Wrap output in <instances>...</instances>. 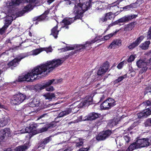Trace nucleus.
Returning a JSON list of instances; mask_svg holds the SVG:
<instances>
[{"label": "nucleus", "mask_w": 151, "mask_h": 151, "mask_svg": "<svg viewBox=\"0 0 151 151\" xmlns=\"http://www.w3.org/2000/svg\"><path fill=\"white\" fill-rule=\"evenodd\" d=\"M115 24V22H114V23H111V24H110L108 26V27H107V28L106 30H107L110 27H111V26H113Z\"/></svg>", "instance_id": "nucleus-55"}, {"label": "nucleus", "mask_w": 151, "mask_h": 151, "mask_svg": "<svg viewBox=\"0 0 151 151\" xmlns=\"http://www.w3.org/2000/svg\"><path fill=\"white\" fill-rule=\"evenodd\" d=\"M99 116V114L96 113H90L88 116L85 117V118L82 119L83 116H80L81 120L85 121L86 120H95Z\"/></svg>", "instance_id": "nucleus-12"}, {"label": "nucleus", "mask_w": 151, "mask_h": 151, "mask_svg": "<svg viewBox=\"0 0 151 151\" xmlns=\"http://www.w3.org/2000/svg\"><path fill=\"white\" fill-rule=\"evenodd\" d=\"M44 19V18L43 17V16H40L39 17H36L34 18V20H37L38 21L42 20Z\"/></svg>", "instance_id": "nucleus-42"}, {"label": "nucleus", "mask_w": 151, "mask_h": 151, "mask_svg": "<svg viewBox=\"0 0 151 151\" xmlns=\"http://www.w3.org/2000/svg\"><path fill=\"white\" fill-rule=\"evenodd\" d=\"M47 128L46 127H43L41 129L42 132H44L47 131Z\"/></svg>", "instance_id": "nucleus-57"}, {"label": "nucleus", "mask_w": 151, "mask_h": 151, "mask_svg": "<svg viewBox=\"0 0 151 151\" xmlns=\"http://www.w3.org/2000/svg\"><path fill=\"white\" fill-rule=\"evenodd\" d=\"M134 23H131L126 25L124 27V30L127 31L132 30L134 27Z\"/></svg>", "instance_id": "nucleus-32"}, {"label": "nucleus", "mask_w": 151, "mask_h": 151, "mask_svg": "<svg viewBox=\"0 0 151 151\" xmlns=\"http://www.w3.org/2000/svg\"><path fill=\"white\" fill-rule=\"evenodd\" d=\"M148 93H151V85H149L145 88L144 93L146 94Z\"/></svg>", "instance_id": "nucleus-39"}, {"label": "nucleus", "mask_w": 151, "mask_h": 151, "mask_svg": "<svg viewBox=\"0 0 151 151\" xmlns=\"http://www.w3.org/2000/svg\"><path fill=\"white\" fill-rule=\"evenodd\" d=\"M133 4H130L129 5L123 8H120V9H127L129 10L131 8H133Z\"/></svg>", "instance_id": "nucleus-43"}, {"label": "nucleus", "mask_w": 151, "mask_h": 151, "mask_svg": "<svg viewBox=\"0 0 151 151\" xmlns=\"http://www.w3.org/2000/svg\"><path fill=\"white\" fill-rule=\"evenodd\" d=\"M66 1V4L67 5L69 4L70 5L71 4V1L70 0H65Z\"/></svg>", "instance_id": "nucleus-59"}, {"label": "nucleus", "mask_w": 151, "mask_h": 151, "mask_svg": "<svg viewBox=\"0 0 151 151\" xmlns=\"http://www.w3.org/2000/svg\"><path fill=\"white\" fill-rule=\"evenodd\" d=\"M69 114V111L68 110L62 111L60 112L58 115L59 117H61L66 116Z\"/></svg>", "instance_id": "nucleus-34"}, {"label": "nucleus", "mask_w": 151, "mask_h": 151, "mask_svg": "<svg viewBox=\"0 0 151 151\" xmlns=\"http://www.w3.org/2000/svg\"><path fill=\"white\" fill-rule=\"evenodd\" d=\"M109 67V64L108 62H106L104 63L99 69L97 72L98 75L101 76L104 74L108 70Z\"/></svg>", "instance_id": "nucleus-10"}, {"label": "nucleus", "mask_w": 151, "mask_h": 151, "mask_svg": "<svg viewBox=\"0 0 151 151\" xmlns=\"http://www.w3.org/2000/svg\"><path fill=\"white\" fill-rule=\"evenodd\" d=\"M42 51H45L47 53L49 52H52V49L51 46L49 47H42Z\"/></svg>", "instance_id": "nucleus-37"}, {"label": "nucleus", "mask_w": 151, "mask_h": 151, "mask_svg": "<svg viewBox=\"0 0 151 151\" xmlns=\"http://www.w3.org/2000/svg\"><path fill=\"white\" fill-rule=\"evenodd\" d=\"M116 46L114 41L112 42L109 45V47L110 48H115L116 47Z\"/></svg>", "instance_id": "nucleus-47"}, {"label": "nucleus", "mask_w": 151, "mask_h": 151, "mask_svg": "<svg viewBox=\"0 0 151 151\" xmlns=\"http://www.w3.org/2000/svg\"><path fill=\"white\" fill-rule=\"evenodd\" d=\"M116 43V46H120L121 45V42L120 40H114Z\"/></svg>", "instance_id": "nucleus-52"}, {"label": "nucleus", "mask_w": 151, "mask_h": 151, "mask_svg": "<svg viewBox=\"0 0 151 151\" xmlns=\"http://www.w3.org/2000/svg\"><path fill=\"white\" fill-rule=\"evenodd\" d=\"M137 16V15L134 14L128 15L127 16H125L119 19L118 21L120 22H128L130 21L132 19L136 18Z\"/></svg>", "instance_id": "nucleus-14"}, {"label": "nucleus", "mask_w": 151, "mask_h": 151, "mask_svg": "<svg viewBox=\"0 0 151 151\" xmlns=\"http://www.w3.org/2000/svg\"><path fill=\"white\" fill-rule=\"evenodd\" d=\"M93 101V98L92 97L87 96L83 99V104H87L88 103H92Z\"/></svg>", "instance_id": "nucleus-28"}, {"label": "nucleus", "mask_w": 151, "mask_h": 151, "mask_svg": "<svg viewBox=\"0 0 151 151\" xmlns=\"http://www.w3.org/2000/svg\"><path fill=\"white\" fill-rule=\"evenodd\" d=\"M49 12V10H47L46 11H45V12L44 13V14L47 15V14Z\"/></svg>", "instance_id": "nucleus-62"}, {"label": "nucleus", "mask_w": 151, "mask_h": 151, "mask_svg": "<svg viewBox=\"0 0 151 151\" xmlns=\"http://www.w3.org/2000/svg\"><path fill=\"white\" fill-rule=\"evenodd\" d=\"M134 126H131V127H130V128H128V130H130L131 129H132L133 128H134Z\"/></svg>", "instance_id": "nucleus-64"}, {"label": "nucleus", "mask_w": 151, "mask_h": 151, "mask_svg": "<svg viewBox=\"0 0 151 151\" xmlns=\"http://www.w3.org/2000/svg\"><path fill=\"white\" fill-rule=\"evenodd\" d=\"M46 116H47V114H44L41 115L39 117H38L37 119L39 120V119H41L42 118H43V117H45Z\"/></svg>", "instance_id": "nucleus-56"}, {"label": "nucleus", "mask_w": 151, "mask_h": 151, "mask_svg": "<svg viewBox=\"0 0 151 151\" xmlns=\"http://www.w3.org/2000/svg\"><path fill=\"white\" fill-rule=\"evenodd\" d=\"M147 39L150 40L151 39V27H150L147 33Z\"/></svg>", "instance_id": "nucleus-46"}, {"label": "nucleus", "mask_w": 151, "mask_h": 151, "mask_svg": "<svg viewBox=\"0 0 151 151\" xmlns=\"http://www.w3.org/2000/svg\"><path fill=\"white\" fill-rule=\"evenodd\" d=\"M9 119L7 117H3L0 118V127H3L6 125Z\"/></svg>", "instance_id": "nucleus-21"}, {"label": "nucleus", "mask_w": 151, "mask_h": 151, "mask_svg": "<svg viewBox=\"0 0 151 151\" xmlns=\"http://www.w3.org/2000/svg\"><path fill=\"white\" fill-rule=\"evenodd\" d=\"M114 102L115 101L114 99L111 98H109L102 102V104H103L104 103H108V104H113Z\"/></svg>", "instance_id": "nucleus-35"}, {"label": "nucleus", "mask_w": 151, "mask_h": 151, "mask_svg": "<svg viewBox=\"0 0 151 151\" xmlns=\"http://www.w3.org/2000/svg\"><path fill=\"white\" fill-rule=\"evenodd\" d=\"M147 106L149 107L144 111L147 117L148 116L151 114V104H147Z\"/></svg>", "instance_id": "nucleus-31"}, {"label": "nucleus", "mask_w": 151, "mask_h": 151, "mask_svg": "<svg viewBox=\"0 0 151 151\" xmlns=\"http://www.w3.org/2000/svg\"><path fill=\"white\" fill-rule=\"evenodd\" d=\"M25 99V96L22 93L15 95L12 100L11 103L13 104H20Z\"/></svg>", "instance_id": "nucleus-6"}, {"label": "nucleus", "mask_w": 151, "mask_h": 151, "mask_svg": "<svg viewBox=\"0 0 151 151\" xmlns=\"http://www.w3.org/2000/svg\"><path fill=\"white\" fill-rule=\"evenodd\" d=\"M83 144V142L82 141V140L79 139V141L76 142V146L77 147H79L82 145Z\"/></svg>", "instance_id": "nucleus-51"}, {"label": "nucleus", "mask_w": 151, "mask_h": 151, "mask_svg": "<svg viewBox=\"0 0 151 151\" xmlns=\"http://www.w3.org/2000/svg\"><path fill=\"white\" fill-rule=\"evenodd\" d=\"M26 56H22L20 58H15L8 64L9 67H16L19 64V62L22 59L25 57Z\"/></svg>", "instance_id": "nucleus-13"}, {"label": "nucleus", "mask_w": 151, "mask_h": 151, "mask_svg": "<svg viewBox=\"0 0 151 151\" xmlns=\"http://www.w3.org/2000/svg\"><path fill=\"white\" fill-rule=\"evenodd\" d=\"M55 0H47V2L49 4H50L52 3L53 1H54Z\"/></svg>", "instance_id": "nucleus-60"}, {"label": "nucleus", "mask_w": 151, "mask_h": 151, "mask_svg": "<svg viewBox=\"0 0 151 151\" xmlns=\"http://www.w3.org/2000/svg\"><path fill=\"white\" fill-rule=\"evenodd\" d=\"M145 127L151 126V123L150 118L148 119L145 122Z\"/></svg>", "instance_id": "nucleus-41"}, {"label": "nucleus", "mask_w": 151, "mask_h": 151, "mask_svg": "<svg viewBox=\"0 0 151 151\" xmlns=\"http://www.w3.org/2000/svg\"><path fill=\"white\" fill-rule=\"evenodd\" d=\"M89 149V147L88 148H82L80 149L79 150H78L77 151H87Z\"/></svg>", "instance_id": "nucleus-53"}, {"label": "nucleus", "mask_w": 151, "mask_h": 151, "mask_svg": "<svg viewBox=\"0 0 151 151\" xmlns=\"http://www.w3.org/2000/svg\"><path fill=\"white\" fill-rule=\"evenodd\" d=\"M63 61L64 60L62 59H54L51 61H47L45 64L35 67L27 74L19 76L18 81L20 82H32L36 78L35 76L41 74L47 70L50 72L60 65Z\"/></svg>", "instance_id": "nucleus-1"}, {"label": "nucleus", "mask_w": 151, "mask_h": 151, "mask_svg": "<svg viewBox=\"0 0 151 151\" xmlns=\"http://www.w3.org/2000/svg\"><path fill=\"white\" fill-rule=\"evenodd\" d=\"M135 58L134 56L133 55H131L127 60V62L128 63L132 62L134 60Z\"/></svg>", "instance_id": "nucleus-44"}, {"label": "nucleus", "mask_w": 151, "mask_h": 151, "mask_svg": "<svg viewBox=\"0 0 151 151\" xmlns=\"http://www.w3.org/2000/svg\"><path fill=\"white\" fill-rule=\"evenodd\" d=\"M114 33H111L110 34H109L105 36H104V39L105 40H108L110 38L112 37L114 34Z\"/></svg>", "instance_id": "nucleus-45"}, {"label": "nucleus", "mask_w": 151, "mask_h": 151, "mask_svg": "<svg viewBox=\"0 0 151 151\" xmlns=\"http://www.w3.org/2000/svg\"><path fill=\"white\" fill-rule=\"evenodd\" d=\"M35 127L33 124H29V126L26 128L25 129L21 130L19 131H15L14 133V135L19 134H22L25 133H31L35 130Z\"/></svg>", "instance_id": "nucleus-8"}, {"label": "nucleus", "mask_w": 151, "mask_h": 151, "mask_svg": "<svg viewBox=\"0 0 151 151\" xmlns=\"http://www.w3.org/2000/svg\"><path fill=\"white\" fill-rule=\"evenodd\" d=\"M96 40H92L91 42H87L86 44L84 45H72L71 46L67 47H66L63 48L62 49L63 50L64 52L68 50H73L74 49H76L77 51H80L83 49H86L87 50H88L90 48V47L88 49L87 47H88L90 45L94 43Z\"/></svg>", "instance_id": "nucleus-3"}, {"label": "nucleus", "mask_w": 151, "mask_h": 151, "mask_svg": "<svg viewBox=\"0 0 151 151\" xmlns=\"http://www.w3.org/2000/svg\"><path fill=\"white\" fill-rule=\"evenodd\" d=\"M111 134V132L109 130L103 131L99 134L96 137V139L98 141L104 140L108 137Z\"/></svg>", "instance_id": "nucleus-7"}, {"label": "nucleus", "mask_w": 151, "mask_h": 151, "mask_svg": "<svg viewBox=\"0 0 151 151\" xmlns=\"http://www.w3.org/2000/svg\"><path fill=\"white\" fill-rule=\"evenodd\" d=\"M89 0H80V2L79 3H76L75 4V8L76 7V5L78 4V6H81V8H85L86 9L83 10V13L84 11L87 10L88 9V7L86 6L85 3L88 2Z\"/></svg>", "instance_id": "nucleus-17"}, {"label": "nucleus", "mask_w": 151, "mask_h": 151, "mask_svg": "<svg viewBox=\"0 0 151 151\" xmlns=\"http://www.w3.org/2000/svg\"><path fill=\"white\" fill-rule=\"evenodd\" d=\"M124 78V77L122 76L119 77L117 79L114 81V83H117L121 81Z\"/></svg>", "instance_id": "nucleus-40"}, {"label": "nucleus", "mask_w": 151, "mask_h": 151, "mask_svg": "<svg viewBox=\"0 0 151 151\" xmlns=\"http://www.w3.org/2000/svg\"><path fill=\"white\" fill-rule=\"evenodd\" d=\"M107 19L105 15L104 17H102L100 18L99 19L100 22H106L107 21Z\"/></svg>", "instance_id": "nucleus-50"}, {"label": "nucleus", "mask_w": 151, "mask_h": 151, "mask_svg": "<svg viewBox=\"0 0 151 151\" xmlns=\"http://www.w3.org/2000/svg\"><path fill=\"white\" fill-rule=\"evenodd\" d=\"M117 14H116V13H114V14L112 13V12H109V13H106L105 16L106 17V18L108 19H112L114 17V16H116Z\"/></svg>", "instance_id": "nucleus-27"}, {"label": "nucleus", "mask_w": 151, "mask_h": 151, "mask_svg": "<svg viewBox=\"0 0 151 151\" xmlns=\"http://www.w3.org/2000/svg\"><path fill=\"white\" fill-rule=\"evenodd\" d=\"M23 0H12V2L9 3L8 7L11 9L15 6L18 5L20 3L22 2Z\"/></svg>", "instance_id": "nucleus-18"}, {"label": "nucleus", "mask_w": 151, "mask_h": 151, "mask_svg": "<svg viewBox=\"0 0 151 151\" xmlns=\"http://www.w3.org/2000/svg\"><path fill=\"white\" fill-rule=\"evenodd\" d=\"M150 43V41H147L140 45L139 47L143 50H146L148 48Z\"/></svg>", "instance_id": "nucleus-26"}, {"label": "nucleus", "mask_w": 151, "mask_h": 151, "mask_svg": "<svg viewBox=\"0 0 151 151\" xmlns=\"http://www.w3.org/2000/svg\"><path fill=\"white\" fill-rule=\"evenodd\" d=\"M119 2H116L111 5L110 9L112 11V13L114 14L116 13V14H117V13L120 12L122 11L121 9H119L118 6H116V4H119Z\"/></svg>", "instance_id": "nucleus-15"}, {"label": "nucleus", "mask_w": 151, "mask_h": 151, "mask_svg": "<svg viewBox=\"0 0 151 151\" xmlns=\"http://www.w3.org/2000/svg\"><path fill=\"white\" fill-rule=\"evenodd\" d=\"M114 105V104H100V106L101 110H107L110 109Z\"/></svg>", "instance_id": "nucleus-29"}, {"label": "nucleus", "mask_w": 151, "mask_h": 151, "mask_svg": "<svg viewBox=\"0 0 151 151\" xmlns=\"http://www.w3.org/2000/svg\"><path fill=\"white\" fill-rule=\"evenodd\" d=\"M51 140V137H48L45 139L41 142L40 144L38 147V148L42 147V149H44L45 147V145L49 142Z\"/></svg>", "instance_id": "nucleus-20"}, {"label": "nucleus", "mask_w": 151, "mask_h": 151, "mask_svg": "<svg viewBox=\"0 0 151 151\" xmlns=\"http://www.w3.org/2000/svg\"><path fill=\"white\" fill-rule=\"evenodd\" d=\"M124 139L125 141V144H128L131 140V137L129 136L128 134L124 136Z\"/></svg>", "instance_id": "nucleus-36"}, {"label": "nucleus", "mask_w": 151, "mask_h": 151, "mask_svg": "<svg viewBox=\"0 0 151 151\" xmlns=\"http://www.w3.org/2000/svg\"><path fill=\"white\" fill-rule=\"evenodd\" d=\"M37 0H26L27 2H29L28 4H27L23 9V10L20 12L18 16H22L26 12L30 11L33 9L35 6L34 3L36 2Z\"/></svg>", "instance_id": "nucleus-4"}, {"label": "nucleus", "mask_w": 151, "mask_h": 151, "mask_svg": "<svg viewBox=\"0 0 151 151\" xmlns=\"http://www.w3.org/2000/svg\"><path fill=\"white\" fill-rule=\"evenodd\" d=\"M4 151H13V150L11 149L10 148H7L6 150H4Z\"/></svg>", "instance_id": "nucleus-61"}, {"label": "nucleus", "mask_w": 151, "mask_h": 151, "mask_svg": "<svg viewBox=\"0 0 151 151\" xmlns=\"http://www.w3.org/2000/svg\"><path fill=\"white\" fill-rule=\"evenodd\" d=\"M59 80H55L54 79L49 81L48 82H47L44 85L42 86L40 88V90H42L45 88L46 87L52 84L53 82L55 81V83H58L59 82Z\"/></svg>", "instance_id": "nucleus-19"}, {"label": "nucleus", "mask_w": 151, "mask_h": 151, "mask_svg": "<svg viewBox=\"0 0 151 151\" xmlns=\"http://www.w3.org/2000/svg\"><path fill=\"white\" fill-rule=\"evenodd\" d=\"M58 26H56L53 28L51 30V35H52L55 38L57 37V35L59 31L58 30Z\"/></svg>", "instance_id": "nucleus-24"}, {"label": "nucleus", "mask_w": 151, "mask_h": 151, "mask_svg": "<svg viewBox=\"0 0 151 151\" xmlns=\"http://www.w3.org/2000/svg\"><path fill=\"white\" fill-rule=\"evenodd\" d=\"M7 28L4 27V26L1 28L0 29V34L2 35L5 32V30Z\"/></svg>", "instance_id": "nucleus-49"}, {"label": "nucleus", "mask_w": 151, "mask_h": 151, "mask_svg": "<svg viewBox=\"0 0 151 151\" xmlns=\"http://www.w3.org/2000/svg\"><path fill=\"white\" fill-rule=\"evenodd\" d=\"M137 144V141L135 143H134L131 145L128 148V150L130 151L133 150H134L140 148L139 146Z\"/></svg>", "instance_id": "nucleus-25"}, {"label": "nucleus", "mask_w": 151, "mask_h": 151, "mask_svg": "<svg viewBox=\"0 0 151 151\" xmlns=\"http://www.w3.org/2000/svg\"><path fill=\"white\" fill-rule=\"evenodd\" d=\"M11 136L10 129L9 128H5L0 131V141H2L5 138V137Z\"/></svg>", "instance_id": "nucleus-11"}, {"label": "nucleus", "mask_w": 151, "mask_h": 151, "mask_svg": "<svg viewBox=\"0 0 151 151\" xmlns=\"http://www.w3.org/2000/svg\"><path fill=\"white\" fill-rule=\"evenodd\" d=\"M124 63V61L119 63L117 66V68L119 69H121Z\"/></svg>", "instance_id": "nucleus-48"}, {"label": "nucleus", "mask_w": 151, "mask_h": 151, "mask_svg": "<svg viewBox=\"0 0 151 151\" xmlns=\"http://www.w3.org/2000/svg\"><path fill=\"white\" fill-rule=\"evenodd\" d=\"M42 52V47H40L32 51H31L32 55H37Z\"/></svg>", "instance_id": "nucleus-33"}, {"label": "nucleus", "mask_w": 151, "mask_h": 151, "mask_svg": "<svg viewBox=\"0 0 151 151\" xmlns=\"http://www.w3.org/2000/svg\"><path fill=\"white\" fill-rule=\"evenodd\" d=\"M13 20V17L11 16H8L6 17V19L5 20L4 27L7 28L11 24Z\"/></svg>", "instance_id": "nucleus-22"}, {"label": "nucleus", "mask_w": 151, "mask_h": 151, "mask_svg": "<svg viewBox=\"0 0 151 151\" xmlns=\"http://www.w3.org/2000/svg\"><path fill=\"white\" fill-rule=\"evenodd\" d=\"M138 117L140 118L142 117L146 118V116L145 115V113H144V111L137 114Z\"/></svg>", "instance_id": "nucleus-38"}, {"label": "nucleus", "mask_w": 151, "mask_h": 151, "mask_svg": "<svg viewBox=\"0 0 151 151\" xmlns=\"http://www.w3.org/2000/svg\"><path fill=\"white\" fill-rule=\"evenodd\" d=\"M27 145L25 144L24 145L19 146L15 149V151H25L27 149Z\"/></svg>", "instance_id": "nucleus-23"}, {"label": "nucleus", "mask_w": 151, "mask_h": 151, "mask_svg": "<svg viewBox=\"0 0 151 151\" xmlns=\"http://www.w3.org/2000/svg\"><path fill=\"white\" fill-rule=\"evenodd\" d=\"M137 144L140 148L151 145V136L147 139H142L137 140Z\"/></svg>", "instance_id": "nucleus-5"}, {"label": "nucleus", "mask_w": 151, "mask_h": 151, "mask_svg": "<svg viewBox=\"0 0 151 151\" xmlns=\"http://www.w3.org/2000/svg\"><path fill=\"white\" fill-rule=\"evenodd\" d=\"M44 96L45 97V99L50 100L55 97V95L53 93H48L45 94Z\"/></svg>", "instance_id": "nucleus-30"}, {"label": "nucleus", "mask_w": 151, "mask_h": 151, "mask_svg": "<svg viewBox=\"0 0 151 151\" xmlns=\"http://www.w3.org/2000/svg\"><path fill=\"white\" fill-rule=\"evenodd\" d=\"M46 90L47 91H53L54 90V88L52 86L50 87L47 88Z\"/></svg>", "instance_id": "nucleus-54"}, {"label": "nucleus", "mask_w": 151, "mask_h": 151, "mask_svg": "<svg viewBox=\"0 0 151 151\" xmlns=\"http://www.w3.org/2000/svg\"><path fill=\"white\" fill-rule=\"evenodd\" d=\"M137 64L138 68H142V69L140 70V73H142L143 72H145L147 69V61H145L144 60H139L138 61Z\"/></svg>", "instance_id": "nucleus-9"}, {"label": "nucleus", "mask_w": 151, "mask_h": 151, "mask_svg": "<svg viewBox=\"0 0 151 151\" xmlns=\"http://www.w3.org/2000/svg\"><path fill=\"white\" fill-rule=\"evenodd\" d=\"M76 6V7L74 9V13L75 14L76 16L75 17L72 18H69L67 19H64L62 21L63 25H65L62 28H65V29H68V27L67 25L73 23L76 19H80L82 17L83 13V10L86 9L85 8L83 9L81 7L78 6V4H77Z\"/></svg>", "instance_id": "nucleus-2"}, {"label": "nucleus", "mask_w": 151, "mask_h": 151, "mask_svg": "<svg viewBox=\"0 0 151 151\" xmlns=\"http://www.w3.org/2000/svg\"><path fill=\"white\" fill-rule=\"evenodd\" d=\"M144 37L141 36L138 38L137 40L133 43H131L128 46V47L129 49H132L137 46L143 39Z\"/></svg>", "instance_id": "nucleus-16"}, {"label": "nucleus", "mask_w": 151, "mask_h": 151, "mask_svg": "<svg viewBox=\"0 0 151 151\" xmlns=\"http://www.w3.org/2000/svg\"><path fill=\"white\" fill-rule=\"evenodd\" d=\"M150 103H151V102H150V101H147L146 102V104H150Z\"/></svg>", "instance_id": "nucleus-63"}, {"label": "nucleus", "mask_w": 151, "mask_h": 151, "mask_svg": "<svg viewBox=\"0 0 151 151\" xmlns=\"http://www.w3.org/2000/svg\"><path fill=\"white\" fill-rule=\"evenodd\" d=\"M147 65H151V58L147 60Z\"/></svg>", "instance_id": "nucleus-58"}]
</instances>
